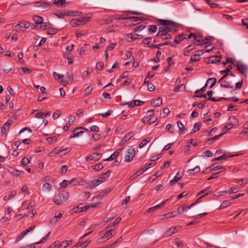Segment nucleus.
I'll return each instance as SVG.
<instances>
[{"label":"nucleus","instance_id":"nucleus-23","mask_svg":"<svg viewBox=\"0 0 248 248\" xmlns=\"http://www.w3.org/2000/svg\"><path fill=\"white\" fill-rule=\"evenodd\" d=\"M127 37H129V36H130L131 39L132 40L141 39L143 38V36L142 35L134 33L128 34H127Z\"/></svg>","mask_w":248,"mask_h":248},{"label":"nucleus","instance_id":"nucleus-43","mask_svg":"<svg viewBox=\"0 0 248 248\" xmlns=\"http://www.w3.org/2000/svg\"><path fill=\"white\" fill-rule=\"evenodd\" d=\"M123 239L122 237H119L115 242L105 247H103L102 248H113V247L118 243L120 242Z\"/></svg>","mask_w":248,"mask_h":248},{"label":"nucleus","instance_id":"nucleus-56","mask_svg":"<svg viewBox=\"0 0 248 248\" xmlns=\"http://www.w3.org/2000/svg\"><path fill=\"white\" fill-rule=\"evenodd\" d=\"M27 233V232H26V231L25 230L24 231H23L16 238V241H19L20 240H21L24 237V236Z\"/></svg>","mask_w":248,"mask_h":248},{"label":"nucleus","instance_id":"nucleus-64","mask_svg":"<svg viewBox=\"0 0 248 248\" xmlns=\"http://www.w3.org/2000/svg\"><path fill=\"white\" fill-rule=\"evenodd\" d=\"M242 24L243 26H245L248 29V18H246L243 19L242 20Z\"/></svg>","mask_w":248,"mask_h":248},{"label":"nucleus","instance_id":"nucleus-55","mask_svg":"<svg viewBox=\"0 0 248 248\" xmlns=\"http://www.w3.org/2000/svg\"><path fill=\"white\" fill-rule=\"evenodd\" d=\"M103 167L104 166L102 164H96L93 166V170H102L103 168Z\"/></svg>","mask_w":248,"mask_h":248},{"label":"nucleus","instance_id":"nucleus-61","mask_svg":"<svg viewBox=\"0 0 248 248\" xmlns=\"http://www.w3.org/2000/svg\"><path fill=\"white\" fill-rule=\"evenodd\" d=\"M104 66V63L102 62H99L97 63L96 68L98 70H100L103 69Z\"/></svg>","mask_w":248,"mask_h":248},{"label":"nucleus","instance_id":"nucleus-44","mask_svg":"<svg viewBox=\"0 0 248 248\" xmlns=\"http://www.w3.org/2000/svg\"><path fill=\"white\" fill-rule=\"evenodd\" d=\"M54 1L53 4L57 6H62L63 4L65 3V0H53Z\"/></svg>","mask_w":248,"mask_h":248},{"label":"nucleus","instance_id":"nucleus-19","mask_svg":"<svg viewBox=\"0 0 248 248\" xmlns=\"http://www.w3.org/2000/svg\"><path fill=\"white\" fill-rule=\"evenodd\" d=\"M134 135V132H130L126 134L124 137L122 139L121 142V145L124 144V143L127 141H128Z\"/></svg>","mask_w":248,"mask_h":248},{"label":"nucleus","instance_id":"nucleus-48","mask_svg":"<svg viewBox=\"0 0 248 248\" xmlns=\"http://www.w3.org/2000/svg\"><path fill=\"white\" fill-rule=\"evenodd\" d=\"M20 23L21 24L20 26L21 28H24L25 29H28L30 26V23L28 21L20 22Z\"/></svg>","mask_w":248,"mask_h":248},{"label":"nucleus","instance_id":"nucleus-29","mask_svg":"<svg viewBox=\"0 0 248 248\" xmlns=\"http://www.w3.org/2000/svg\"><path fill=\"white\" fill-rule=\"evenodd\" d=\"M184 37H185L184 34H181L178 36H176L174 40L175 45L176 46L177 44L182 42L184 40Z\"/></svg>","mask_w":248,"mask_h":248},{"label":"nucleus","instance_id":"nucleus-28","mask_svg":"<svg viewBox=\"0 0 248 248\" xmlns=\"http://www.w3.org/2000/svg\"><path fill=\"white\" fill-rule=\"evenodd\" d=\"M152 140V138L149 137L143 139L139 144V148H142Z\"/></svg>","mask_w":248,"mask_h":248},{"label":"nucleus","instance_id":"nucleus-50","mask_svg":"<svg viewBox=\"0 0 248 248\" xmlns=\"http://www.w3.org/2000/svg\"><path fill=\"white\" fill-rule=\"evenodd\" d=\"M49 234L50 232H49L45 237H43L40 241L35 243L34 244H40L46 241L48 239Z\"/></svg>","mask_w":248,"mask_h":248},{"label":"nucleus","instance_id":"nucleus-52","mask_svg":"<svg viewBox=\"0 0 248 248\" xmlns=\"http://www.w3.org/2000/svg\"><path fill=\"white\" fill-rule=\"evenodd\" d=\"M79 19L82 24H86L90 21L89 17H79Z\"/></svg>","mask_w":248,"mask_h":248},{"label":"nucleus","instance_id":"nucleus-34","mask_svg":"<svg viewBox=\"0 0 248 248\" xmlns=\"http://www.w3.org/2000/svg\"><path fill=\"white\" fill-rule=\"evenodd\" d=\"M162 98L160 97H159L157 99L152 101V105L157 107L161 105L162 104Z\"/></svg>","mask_w":248,"mask_h":248},{"label":"nucleus","instance_id":"nucleus-26","mask_svg":"<svg viewBox=\"0 0 248 248\" xmlns=\"http://www.w3.org/2000/svg\"><path fill=\"white\" fill-rule=\"evenodd\" d=\"M212 170L213 171L215 172V174H217V173L223 171L225 170V169L223 167H219V166H217L216 165V164H215L213 170L212 169Z\"/></svg>","mask_w":248,"mask_h":248},{"label":"nucleus","instance_id":"nucleus-24","mask_svg":"<svg viewBox=\"0 0 248 248\" xmlns=\"http://www.w3.org/2000/svg\"><path fill=\"white\" fill-rule=\"evenodd\" d=\"M216 81H217V80H216V78H210L207 80L205 85H206V86H207L208 85H209V87L210 89H211L215 85V84L216 83Z\"/></svg>","mask_w":248,"mask_h":248},{"label":"nucleus","instance_id":"nucleus-2","mask_svg":"<svg viewBox=\"0 0 248 248\" xmlns=\"http://www.w3.org/2000/svg\"><path fill=\"white\" fill-rule=\"evenodd\" d=\"M100 233L102 235L100 238L101 241L108 239L116 234L115 230L114 229H109V227L108 226L106 229L101 231Z\"/></svg>","mask_w":248,"mask_h":248},{"label":"nucleus","instance_id":"nucleus-39","mask_svg":"<svg viewBox=\"0 0 248 248\" xmlns=\"http://www.w3.org/2000/svg\"><path fill=\"white\" fill-rule=\"evenodd\" d=\"M193 49H194V48L192 46L189 45L185 48V51L184 52V55L185 56H188L189 52Z\"/></svg>","mask_w":248,"mask_h":248},{"label":"nucleus","instance_id":"nucleus-8","mask_svg":"<svg viewBox=\"0 0 248 248\" xmlns=\"http://www.w3.org/2000/svg\"><path fill=\"white\" fill-rule=\"evenodd\" d=\"M89 208V205H85L83 203H80L78 206L73 208V211L76 213H80L86 211Z\"/></svg>","mask_w":248,"mask_h":248},{"label":"nucleus","instance_id":"nucleus-3","mask_svg":"<svg viewBox=\"0 0 248 248\" xmlns=\"http://www.w3.org/2000/svg\"><path fill=\"white\" fill-rule=\"evenodd\" d=\"M158 23L159 25H162V26L160 27L159 28L160 31L162 33L169 32V25H172V21L170 20L159 19L158 21Z\"/></svg>","mask_w":248,"mask_h":248},{"label":"nucleus","instance_id":"nucleus-21","mask_svg":"<svg viewBox=\"0 0 248 248\" xmlns=\"http://www.w3.org/2000/svg\"><path fill=\"white\" fill-rule=\"evenodd\" d=\"M182 174H180L179 172H178L176 175L174 176V178L172 180L170 181L169 184L170 185L172 186L173 184L176 183L182 177Z\"/></svg>","mask_w":248,"mask_h":248},{"label":"nucleus","instance_id":"nucleus-16","mask_svg":"<svg viewBox=\"0 0 248 248\" xmlns=\"http://www.w3.org/2000/svg\"><path fill=\"white\" fill-rule=\"evenodd\" d=\"M226 133V132L225 131L224 133H221L218 135L216 136L213 138L209 139L206 141H205V143L208 145L212 144L214 141L218 140L220 138V137L222 136Z\"/></svg>","mask_w":248,"mask_h":248},{"label":"nucleus","instance_id":"nucleus-37","mask_svg":"<svg viewBox=\"0 0 248 248\" xmlns=\"http://www.w3.org/2000/svg\"><path fill=\"white\" fill-rule=\"evenodd\" d=\"M230 122L233 125H237L238 124V120L235 116H231L229 118Z\"/></svg>","mask_w":248,"mask_h":248},{"label":"nucleus","instance_id":"nucleus-46","mask_svg":"<svg viewBox=\"0 0 248 248\" xmlns=\"http://www.w3.org/2000/svg\"><path fill=\"white\" fill-rule=\"evenodd\" d=\"M112 188H108L106 189L105 192L102 191V192H100L99 194V195H98V197L99 198L103 197L106 194H108L112 190Z\"/></svg>","mask_w":248,"mask_h":248},{"label":"nucleus","instance_id":"nucleus-63","mask_svg":"<svg viewBox=\"0 0 248 248\" xmlns=\"http://www.w3.org/2000/svg\"><path fill=\"white\" fill-rule=\"evenodd\" d=\"M68 184H69V180H63L60 183V186L62 187L65 188Z\"/></svg>","mask_w":248,"mask_h":248},{"label":"nucleus","instance_id":"nucleus-13","mask_svg":"<svg viewBox=\"0 0 248 248\" xmlns=\"http://www.w3.org/2000/svg\"><path fill=\"white\" fill-rule=\"evenodd\" d=\"M119 19L122 20H132L134 22H140L144 20L143 17H137V16H127L125 17L119 18Z\"/></svg>","mask_w":248,"mask_h":248},{"label":"nucleus","instance_id":"nucleus-57","mask_svg":"<svg viewBox=\"0 0 248 248\" xmlns=\"http://www.w3.org/2000/svg\"><path fill=\"white\" fill-rule=\"evenodd\" d=\"M147 89L149 91L153 92L155 90V87L152 83H148L147 84Z\"/></svg>","mask_w":248,"mask_h":248},{"label":"nucleus","instance_id":"nucleus-40","mask_svg":"<svg viewBox=\"0 0 248 248\" xmlns=\"http://www.w3.org/2000/svg\"><path fill=\"white\" fill-rule=\"evenodd\" d=\"M232 69V66L231 65H229L227 66L226 70H224L225 74L222 77L223 78H225L227 76L229 75L230 71Z\"/></svg>","mask_w":248,"mask_h":248},{"label":"nucleus","instance_id":"nucleus-1","mask_svg":"<svg viewBox=\"0 0 248 248\" xmlns=\"http://www.w3.org/2000/svg\"><path fill=\"white\" fill-rule=\"evenodd\" d=\"M69 198V193L66 191H62L58 193L53 198V202L57 205L65 202Z\"/></svg>","mask_w":248,"mask_h":248},{"label":"nucleus","instance_id":"nucleus-35","mask_svg":"<svg viewBox=\"0 0 248 248\" xmlns=\"http://www.w3.org/2000/svg\"><path fill=\"white\" fill-rule=\"evenodd\" d=\"M201 126L202 124L200 123H196L193 126V129L191 132V134L194 133L199 130L201 127Z\"/></svg>","mask_w":248,"mask_h":248},{"label":"nucleus","instance_id":"nucleus-32","mask_svg":"<svg viewBox=\"0 0 248 248\" xmlns=\"http://www.w3.org/2000/svg\"><path fill=\"white\" fill-rule=\"evenodd\" d=\"M234 156H235V155H223L220 156H218L217 157L214 158L213 160V161H220L221 160L226 159L228 158L232 157Z\"/></svg>","mask_w":248,"mask_h":248},{"label":"nucleus","instance_id":"nucleus-14","mask_svg":"<svg viewBox=\"0 0 248 248\" xmlns=\"http://www.w3.org/2000/svg\"><path fill=\"white\" fill-rule=\"evenodd\" d=\"M72 13L67 11H58L53 13L59 18H62L64 16H71Z\"/></svg>","mask_w":248,"mask_h":248},{"label":"nucleus","instance_id":"nucleus-5","mask_svg":"<svg viewBox=\"0 0 248 248\" xmlns=\"http://www.w3.org/2000/svg\"><path fill=\"white\" fill-rule=\"evenodd\" d=\"M212 40V37H206L202 41L199 39L196 40V42L194 44L195 45H198L200 46H204L205 47L209 46L210 45V42Z\"/></svg>","mask_w":248,"mask_h":248},{"label":"nucleus","instance_id":"nucleus-9","mask_svg":"<svg viewBox=\"0 0 248 248\" xmlns=\"http://www.w3.org/2000/svg\"><path fill=\"white\" fill-rule=\"evenodd\" d=\"M35 6L37 7H42L44 11H47L50 9L51 5L45 1H39L35 3Z\"/></svg>","mask_w":248,"mask_h":248},{"label":"nucleus","instance_id":"nucleus-6","mask_svg":"<svg viewBox=\"0 0 248 248\" xmlns=\"http://www.w3.org/2000/svg\"><path fill=\"white\" fill-rule=\"evenodd\" d=\"M103 179H104V178L102 177L99 179H95L89 182L88 183L87 188L89 189H92L96 187V186H98L99 184L103 182Z\"/></svg>","mask_w":248,"mask_h":248},{"label":"nucleus","instance_id":"nucleus-4","mask_svg":"<svg viewBox=\"0 0 248 248\" xmlns=\"http://www.w3.org/2000/svg\"><path fill=\"white\" fill-rule=\"evenodd\" d=\"M135 149L132 146L130 147L127 150L124 157V161L127 162L131 161L135 156Z\"/></svg>","mask_w":248,"mask_h":248},{"label":"nucleus","instance_id":"nucleus-7","mask_svg":"<svg viewBox=\"0 0 248 248\" xmlns=\"http://www.w3.org/2000/svg\"><path fill=\"white\" fill-rule=\"evenodd\" d=\"M225 78H223L222 77L218 81V83H220V86L222 87L226 88H231L232 89L233 88V85H232V82L226 79L223 80Z\"/></svg>","mask_w":248,"mask_h":248},{"label":"nucleus","instance_id":"nucleus-33","mask_svg":"<svg viewBox=\"0 0 248 248\" xmlns=\"http://www.w3.org/2000/svg\"><path fill=\"white\" fill-rule=\"evenodd\" d=\"M177 124L178 127H179V130H180L179 134L180 135L183 134L184 133V131L186 129L184 128L185 126H184V124L180 121H177Z\"/></svg>","mask_w":248,"mask_h":248},{"label":"nucleus","instance_id":"nucleus-20","mask_svg":"<svg viewBox=\"0 0 248 248\" xmlns=\"http://www.w3.org/2000/svg\"><path fill=\"white\" fill-rule=\"evenodd\" d=\"M143 104V102H142L140 100H133L132 101V102H131V103L127 102V103H125L124 104H127L129 108H132L134 106H140L141 104Z\"/></svg>","mask_w":248,"mask_h":248},{"label":"nucleus","instance_id":"nucleus-45","mask_svg":"<svg viewBox=\"0 0 248 248\" xmlns=\"http://www.w3.org/2000/svg\"><path fill=\"white\" fill-rule=\"evenodd\" d=\"M176 216V212L175 211L167 213L164 215V217L166 218H170L172 217H174Z\"/></svg>","mask_w":248,"mask_h":248},{"label":"nucleus","instance_id":"nucleus-60","mask_svg":"<svg viewBox=\"0 0 248 248\" xmlns=\"http://www.w3.org/2000/svg\"><path fill=\"white\" fill-rule=\"evenodd\" d=\"M146 171V169H145L144 168H143L141 169L140 170H139L137 171V172L133 175L134 176L135 175L139 176L142 173H143L145 171Z\"/></svg>","mask_w":248,"mask_h":248},{"label":"nucleus","instance_id":"nucleus-27","mask_svg":"<svg viewBox=\"0 0 248 248\" xmlns=\"http://www.w3.org/2000/svg\"><path fill=\"white\" fill-rule=\"evenodd\" d=\"M62 214L61 213H56L54 218L50 220V223L52 224L56 223L62 217Z\"/></svg>","mask_w":248,"mask_h":248},{"label":"nucleus","instance_id":"nucleus-38","mask_svg":"<svg viewBox=\"0 0 248 248\" xmlns=\"http://www.w3.org/2000/svg\"><path fill=\"white\" fill-rule=\"evenodd\" d=\"M31 159V157H27V156L24 157L22 159L21 164L23 166H24V165L29 164L30 163Z\"/></svg>","mask_w":248,"mask_h":248},{"label":"nucleus","instance_id":"nucleus-18","mask_svg":"<svg viewBox=\"0 0 248 248\" xmlns=\"http://www.w3.org/2000/svg\"><path fill=\"white\" fill-rule=\"evenodd\" d=\"M123 148L121 149H119L114 152L109 157L104 160L105 161H110L116 158L118 155L123 150Z\"/></svg>","mask_w":248,"mask_h":248},{"label":"nucleus","instance_id":"nucleus-54","mask_svg":"<svg viewBox=\"0 0 248 248\" xmlns=\"http://www.w3.org/2000/svg\"><path fill=\"white\" fill-rule=\"evenodd\" d=\"M9 171L12 174L16 176H19L20 173V171L19 170L12 168L11 169V170Z\"/></svg>","mask_w":248,"mask_h":248},{"label":"nucleus","instance_id":"nucleus-11","mask_svg":"<svg viewBox=\"0 0 248 248\" xmlns=\"http://www.w3.org/2000/svg\"><path fill=\"white\" fill-rule=\"evenodd\" d=\"M234 65L237 67V70L243 75L246 73L248 70L247 66L242 63L237 62L236 64H234Z\"/></svg>","mask_w":248,"mask_h":248},{"label":"nucleus","instance_id":"nucleus-36","mask_svg":"<svg viewBox=\"0 0 248 248\" xmlns=\"http://www.w3.org/2000/svg\"><path fill=\"white\" fill-rule=\"evenodd\" d=\"M201 169L199 166H196L193 169H189L187 170V172L189 174H194V173H198L200 171Z\"/></svg>","mask_w":248,"mask_h":248},{"label":"nucleus","instance_id":"nucleus-53","mask_svg":"<svg viewBox=\"0 0 248 248\" xmlns=\"http://www.w3.org/2000/svg\"><path fill=\"white\" fill-rule=\"evenodd\" d=\"M175 240V244L176 245L178 248H184L183 243L179 241L178 238H176Z\"/></svg>","mask_w":248,"mask_h":248},{"label":"nucleus","instance_id":"nucleus-49","mask_svg":"<svg viewBox=\"0 0 248 248\" xmlns=\"http://www.w3.org/2000/svg\"><path fill=\"white\" fill-rule=\"evenodd\" d=\"M211 7L216 8L219 6V4L217 3H212L210 0H204Z\"/></svg>","mask_w":248,"mask_h":248},{"label":"nucleus","instance_id":"nucleus-62","mask_svg":"<svg viewBox=\"0 0 248 248\" xmlns=\"http://www.w3.org/2000/svg\"><path fill=\"white\" fill-rule=\"evenodd\" d=\"M145 28V26L143 25H140L139 26L136 27L134 30V31H142Z\"/></svg>","mask_w":248,"mask_h":248},{"label":"nucleus","instance_id":"nucleus-17","mask_svg":"<svg viewBox=\"0 0 248 248\" xmlns=\"http://www.w3.org/2000/svg\"><path fill=\"white\" fill-rule=\"evenodd\" d=\"M177 231V228L174 227H172L170 228L169 230H168L163 235V237H168L170 236L176 232Z\"/></svg>","mask_w":248,"mask_h":248},{"label":"nucleus","instance_id":"nucleus-41","mask_svg":"<svg viewBox=\"0 0 248 248\" xmlns=\"http://www.w3.org/2000/svg\"><path fill=\"white\" fill-rule=\"evenodd\" d=\"M72 241H63L60 245V248H65L66 247L69 245V244H72Z\"/></svg>","mask_w":248,"mask_h":248},{"label":"nucleus","instance_id":"nucleus-30","mask_svg":"<svg viewBox=\"0 0 248 248\" xmlns=\"http://www.w3.org/2000/svg\"><path fill=\"white\" fill-rule=\"evenodd\" d=\"M70 24L72 27H75L81 25V23L80 21L79 18L77 19H73L71 20Z\"/></svg>","mask_w":248,"mask_h":248},{"label":"nucleus","instance_id":"nucleus-59","mask_svg":"<svg viewBox=\"0 0 248 248\" xmlns=\"http://www.w3.org/2000/svg\"><path fill=\"white\" fill-rule=\"evenodd\" d=\"M246 181H247V178L241 179L238 181L237 183H239V185L242 186L247 183Z\"/></svg>","mask_w":248,"mask_h":248},{"label":"nucleus","instance_id":"nucleus-47","mask_svg":"<svg viewBox=\"0 0 248 248\" xmlns=\"http://www.w3.org/2000/svg\"><path fill=\"white\" fill-rule=\"evenodd\" d=\"M157 27L155 25H152L149 27L148 31L151 33H155L157 31Z\"/></svg>","mask_w":248,"mask_h":248},{"label":"nucleus","instance_id":"nucleus-22","mask_svg":"<svg viewBox=\"0 0 248 248\" xmlns=\"http://www.w3.org/2000/svg\"><path fill=\"white\" fill-rule=\"evenodd\" d=\"M220 61V57L217 56H213L209 58L208 63H216Z\"/></svg>","mask_w":248,"mask_h":248},{"label":"nucleus","instance_id":"nucleus-12","mask_svg":"<svg viewBox=\"0 0 248 248\" xmlns=\"http://www.w3.org/2000/svg\"><path fill=\"white\" fill-rule=\"evenodd\" d=\"M102 156V155L97 153H93L90 155L87 156L85 158V160L87 161H89V160H95L97 161L101 158Z\"/></svg>","mask_w":248,"mask_h":248},{"label":"nucleus","instance_id":"nucleus-31","mask_svg":"<svg viewBox=\"0 0 248 248\" xmlns=\"http://www.w3.org/2000/svg\"><path fill=\"white\" fill-rule=\"evenodd\" d=\"M33 20L37 25L41 24L44 21L43 17L38 16H33Z\"/></svg>","mask_w":248,"mask_h":248},{"label":"nucleus","instance_id":"nucleus-51","mask_svg":"<svg viewBox=\"0 0 248 248\" xmlns=\"http://www.w3.org/2000/svg\"><path fill=\"white\" fill-rule=\"evenodd\" d=\"M83 133H84V131H80L79 132L73 133L70 135L69 138L72 139V138H74L75 137H77L79 136L80 135L83 134Z\"/></svg>","mask_w":248,"mask_h":248},{"label":"nucleus","instance_id":"nucleus-58","mask_svg":"<svg viewBox=\"0 0 248 248\" xmlns=\"http://www.w3.org/2000/svg\"><path fill=\"white\" fill-rule=\"evenodd\" d=\"M53 76L57 80H60L62 78V81L63 80V76H60V75L56 72L53 73Z\"/></svg>","mask_w":248,"mask_h":248},{"label":"nucleus","instance_id":"nucleus-15","mask_svg":"<svg viewBox=\"0 0 248 248\" xmlns=\"http://www.w3.org/2000/svg\"><path fill=\"white\" fill-rule=\"evenodd\" d=\"M157 118L155 117L152 116L150 118H148V117H144L142 119V122L144 124H149L154 123Z\"/></svg>","mask_w":248,"mask_h":248},{"label":"nucleus","instance_id":"nucleus-42","mask_svg":"<svg viewBox=\"0 0 248 248\" xmlns=\"http://www.w3.org/2000/svg\"><path fill=\"white\" fill-rule=\"evenodd\" d=\"M231 202H230V201L227 200V201H224L222 202L221 204L220 205L219 207V209H222L223 208H226L229 206L231 204Z\"/></svg>","mask_w":248,"mask_h":248},{"label":"nucleus","instance_id":"nucleus-25","mask_svg":"<svg viewBox=\"0 0 248 248\" xmlns=\"http://www.w3.org/2000/svg\"><path fill=\"white\" fill-rule=\"evenodd\" d=\"M52 187L48 183H45L42 186V189L44 192H50L51 191Z\"/></svg>","mask_w":248,"mask_h":248},{"label":"nucleus","instance_id":"nucleus-10","mask_svg":"<svg viewBox=\"0 0 248 248\" xmlns=\"http://www.w3.org/2000/svg\"><path fill=\"white\" fill-rule=\"evenodd\" d=\"M71 151L70 148H66L63 150H57V149H53L50 153V156H53L55 155H57L60 153H63V154H65L67 152H69Z\"/></svg>","mask_w":248,"mask_h":248}]
</instances>
